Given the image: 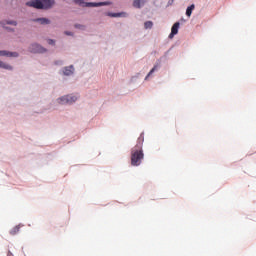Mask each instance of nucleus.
Masks as SVG:
<instances>
[{"mask_svg": "<svg viewBox=\"0 0 256 256\" xmlns=\"http://www.w3.org/2000/svg\"><path fill=\"white\" fill-rule=\"evenodd\" d=\"M7 256H13V253L8 252Z\"/></svg>", "mask_w": 256, "mask_h": 256, "instance_id": "nucleus-21", "label": "nucleus"}, {"mask_svg": "<svg viewBox=\"0 0 256 256\" xmlns=\"http://www.w3.org/2000/svg\"><path fill=\"white\" fill-rule=\"evenodd\" d=\"M7 24H8V25H14V26H16V25H17V22H15V21H9V22H7Z\"/></svg>", "mask_w": 256, "mask_h": 256, "instance_id": "nucleus-18", "label": "nucleus"}, {"mask_svg": "<svg viewBox=\"0 0 256 256\" xmlns=\"http://www.w3.org/2000/svg\"><path fill=\"white\" fill-rule=\"evenodd\" d=\"M108 17H125V13H107Z\"/></svg>", "mask_w": 256, "mask_h": 256, "instance_id": "nucleus-14", "label": "nucleus"}, {"mask_svg": "<svg viewBox=\"0 0 256 256\" xmlns=\"http://www.w3.org/2000/svg\"><path fill=\"white\" fill-rule=\"evenodd\" d=\"M37 23H40V25H49V23H51V21L47 18H38L36 20Z\"/></svg>", "mask_w": 256, "mask_h": 256, "instance_id": "nucleus-10", "label": "nucleus"}, {"mask_svg": "<svg viewBox=\"0 0 256 256\" xmlns=\"http://www.w3.org/2000/svg\"><path fill=\"white\" fill-rule=\"evenodd\" d=\"M55 65H63L62 61L56 62Z\"/></svg>", "mask_w": 256, "mask_h": 256, "instance_id": "nucleus-20", "label": "nucleus"}, {"mask_svg": "<svg viewBox=\"0 0 256 256\" xmlns=\"http://www.w3.org/2000/svg\"><path fill=\"white\" fill-rule=\"evenodd\" d=\"M155 71H157V66H154L151 70H150V72L148 73V75L146 76V80H148L149 79V77H151V75H153V73H155Z\"/></svg>", "mask_w": 256, "mask_h": 256, "instance_id": "nucleus-15", "label": "nucleus"}, {"mask_svg": "<svg viewBox=\"0 0 256 256\" xmlns=\"http://www.w3.org/2000/svg\"><path fill=\"white\" fill-rule=\"evenodd\" d=\"M179 22H176L173 24L172 28H171V33L169 35V39H173V37H175V35H177V33H179Z\"/></svg>", "mask_w": 256, "mask_h": 256, "instance_id": "nucleus-6", "label": "nucleus"}, {"mask_svg": "<svg viewBox=\"0 0 256 256\" xmlns=\"http://www.w3.org/2000/svg\"><path fill=\"white\" fill-rule=\"evenodd\" d=\"M195 10V4L190 5L187 9H186V15L187 17H191L193 11Z\"/></svg>", "mask_w": 256, "mask_h": 256, "instance_id": "nucleus-12", "label": "nucleus"}, {"mask_svg": "<svg viewBox=\"0 0 256 256\" xmlns=\"http://www.w3.org/2000/svg\"><path fill=\"white\" fill-rule=\"evenodd\" d=\"M145 5V0H134L133 1V7L136 9H141V6Z\"/></svg>", "mask_w": 256, "mask_h": 256, "instance_id": "nucleus-9", "label": "nucleus"}, {"mask_svg": "<svg viewBox=\"0 0 256 256\" xmlns=\"http://www.w3.org/2000/svg\"><path fill=\"white\" fill-rule=\"evenodd\" d=\"M145 29H152L153 28V23L151 21H146L144 23Z\"/></svg>", "mask_w": 256, "mask_h": 256, "instance_id": "nucleus-16", "label": "nucleus"}, {"mask_svg": "<svg viewBox=\"0 0 256 256\" xmlns=\"http://www.w3.org/2000/svg\"><path fill=\"white\" fill-rule=\"evenodd\" d=\"M21 229V225H17L10 230V235H17Z\"/></svg>", "mask_w": 256, "mask_h": 256, "instance_id": "nucleus-13", "label": "nucleus"}, {"mask_svg": "<svg viewBox=\"0 0 256 256\" xmlns=\"http://www.w3.org/2000/svg\"><path fill=\"white\" fill-rule=\"evenodd\" d=\"M74 71H75V68L73 67V65H70L64 68L63 73L64 75L69 76V75H73Z\"/></svg>", "mask_w": 256, "mask_h": 256, "instance_id": "nucleus-8", "label": "nucleus"}, {"mask_svg": "<svg viewBox=\"0 0 256 256\" xmlns=\"http://www.w3.org/2000/svg\"><path fill=\"white\" fill-rule=\"evenodd\" d=\"M77 101V96L75 95H66L58 99L60 105H73Z\"/></svg>", "mask_w": 256, "mask_h": 256, "instance_id": "nucleus-4", "label": "nucleus"}, {"mask_svg": "<svg viewBox=\"0 0 256 256\" xmlns=\"http://www.w3.org/2000/svg\"><path fill=\"white\" fill-rule=\"evenodd\" d=\"M79 5L83 7H103L105 5H111V2H84L83 0H75Z\"/></svg>", "mask_w": 256, "mask_h": 256, "instance_id": "nucleus-3", "label": "nucleus"}, {"mask_svg": "<svg viewBox=\"0 0 256 256\" xmlns=\"http://www.w3.org/2000/svg\"><path fill=\"white\" fill-rule=\"evenodd\" d=\"M0 57H19L17 52H9L6 50H0Z\"/></svg>", "mask_w": 256, "mask_h": 256, "instance_id": "nucleus-7", "label": "nucleus"}, {"mask_svg": "<svg viewBox=\"0 0 256 256\" xmlns=\"http://www.w3.org/2000/svg\"><path fill=\"white\" fill-rule=\"evenodd\" d=\"M48 44H49V45H55V40L49 39V40H48Z\"/></svg>", "mask_w": 256, "mask_h": 256, "instance_id": "nucleus-17", "label": "nucleus"}, {"mask_svg": "<svg viewBox=\"0 0 256 256\" xmlns=\"http://www.w3.org/2000/svg\"><path fill=\"white\" fill-rule=\"evenodd\" d=\"M65 35H73V33H72V32H69V31H66V32H65Z\"/></svg>", "mask_w": 256, "mask_h": 256, "instance_id": "nucleus-19", "label": "nucleus"}, {"mask_svg": "<svg viewBox=\"0 0 256 256\" xmlns=\"http://www.w3.org/2000/svg\"><path fill=\"white\" fill-rule=\"evenodd\" d=\"M0 69H6L8 71H12L13 70V66L3 62V61H0Z\"/></svg>", "mask_w": 256, "mask_h": 256, "instance_id": "nucleus-11", "label": "nucleus"}, {"mask_svg": "<svg viewBox=\"0 0 256 256\" xmlns=\"http://www.w3.org/2000/svg\"><path fill=\"white\" fill-rule=\"evenodd\" d=\"M29 49L31 53H45L47 51L39 44H32Z\"/></svg>", "mask_w": 256, "mask_h": 256, "instance_id": "nucleus-5", "label": "nucleus"}, {"mask_svg": "<svg viewBox=\"0 0 256 256\" xmlns=\"http://www.w3.org/2000/svg\"><path fill=\"white\" fill-rule=\"evenodd\" d=\"M28 7L34 9H51L55 5V0H32L26 3Z\"/></svg>", "mask_w": 256, "mask_h": 256, "instance_id": "nucleus-2", "label": "nucleus"}, {"mask_svg": "<svg viewBox=\"0 0 256 256\" xmlns=\"http://www.w3.org/2000/svg\"><path fill=\"white\" fill-rule=\"evenodd\" d=\"M79 27H81L80 25H76V28H79Z\"/></svg>", "mask_w": 256, "mask_h": 256, "instance_id": "nucleus-22", "label": "nucleus"}, {"mask_svg": "<svg viewBox=\"0 0 256 256\" xmlns=\"http://www.w3.org/2000/svg\"><path fill=\"white\" fill-rule=\"evenodd\" d=\"M144 142L145 134L141 133L137 139L135 147L131 149V165L133 167H139V165H141L143 159L145 158V154L143 153Z\"/></svg>", "mask_w": 256, "mask_h": 256, "instance_id": "nucleus-1", "label": "nucleus"}]
</instances>
